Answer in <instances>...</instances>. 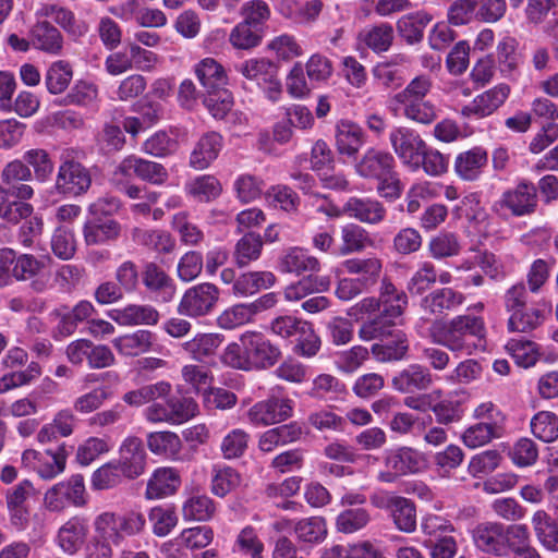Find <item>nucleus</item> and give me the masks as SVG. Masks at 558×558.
<instances>
[{
  "label": "nucleus",
  "instance_id": "nucleus-1",
  "mask_svg": "<svg viewBox=\"0 0 558 558\" xmlns=\"http://www.w3.org/2000/svg\"><path fill=\"white\" fill-rule=\"evenodd\" d=\"M434 344L442 345L453 353L472 354L476 341L485 337V323L474 315H458L449 320L436 319L428 328Z\"/></svg>",
  "mask_w": 558,
  "mask_h": 558
},
{
  "label": "nucleus",
  "instance_id": "nucleus-2",
  "mask_svg": "<svg viewBox=\"0 0 558 558\" xmlns=\"http://www.w3.org/2000/svg\"><path fill=\"white\" fill-rule=\"evenodd\" d=\"M45 260L33 254H16L13 248L0 250V287L7 286L13 278L28 281L36 293H44L50 287V276L45 274Z\"/></svg>",
  "mask_w": 558,
  "mask_h": 558
},
{
  "label": "nucleus",
  "instance_id": "nucleus-3",
  "mask_svg": "<svg viewBox=\"0 0 558 558\" xmlns=\"http://www.w3.org/2000/svg\"><path fill=\"white\" fill-rule=\"evenodd\" d=\"M83 153L75 148L62 150L61 163L56 177L54 189L65 196H80L85 194L92 185L89 170L80 162Z\"/></svg>",
  "mask_w": 558,
  "mask_h": 558
},
{
  "label": "nucleus",
  "instance_id": "nucleus-4",
  "mask_svg": "<svg viewBox=\"0 0 558 558\" xmlns=\"http://www.w3.org/2000/svg\"><path fill=\"white\" fill-rule=\"evenodd\" d=\"M97 534L110 538L116 545L120 544L124 536H133L144 531L145 515L138 510H129L123 514L102 512L94 522Z\"/></svg>",
  "mask_w": 558,
  "mask_h": 558
},
{
  "label": "nucleus",
  "instance_id": "nucleus-5",
  "mask_svg": "<svg viewBox=\"0 0 558 558\" xmlns=\"http://www.w3.org/2000/svg\"><path fill=\"white\" fill-rule=\"evenodd\" d=\"M538 204L537 187L529 181H521L514 187L502 193L493 205L497 213L508 210L514 217L530 216Z\"/></svg>",
  "mask_w": 558,
  "mask_h": 558
},
{
  "label": "nucleus",
  "instance_id": "nucleus-6",
  "mask_svg": "<svg viewBox=\"0 0 558 558\" xmlns=\"http://www.w3.org/2000/svg\"><path fill=\"white\" fill-rule=\"evenodd\" d=\"M219 295V289L214 283H198L184 292L178 305V312L191 318L206 316L215 308Z\"/></svg>",
  "mask_w": 558,
  "mask_h": 558
},
{
  "label": "nucleus",
  "instance_id": "nucleus-7",
  "mask_svg": "<svg viewBox=\"0 0 558 558\" xmlns=\"http://www.w3.org/2000/svg\"><path fill=\"white\" fill-rule=\"evenodd\" d=\"M34 194L28 184H20L15 189L0 185V218L9 223L17 225L33 213V206L23 202Z\"/></svg>",
  "mask_w": 558,
  "mask_h": 558
},
{
  "label": "nucleus",
  "instance_id": "nucleus-8",
  "mask_svg": "<svg viewBox=\"0 0 558 558\" xmlns=\"http://www.w3.org/2000/svg\"><path fill=\"white\" fill-rule=\"evenodd\" d=\"M66 501L76 507L86 504L84 477L81 474H75L66 482L56 484L46 492L44 497L45 506L50 511L63 510Z\"/></svg>",
  "mask_w": 558,
  "mask_h": 558
},
{
  "label": "nucleus",
  "instance_id": "nucleus-9",
  "mask_svg": "<svg viewBox=\"0 0 558 558\" xmlns=\"http://www.w3.org/2000/svg\"><path fill=\"white\" fill-rule=\"evenodd\" d=\"M240 341L243 344V350L248 353L251 369L270 368L281 356L279 348L259 332H245L241 336Z\"/></svg>",
  "mask_w": 558,
  "mask_h": 558
},
{
  "label": "nucleus",
  "instance_id": "nucleus-10",
  "mask_svg": "<svg viewBox=\"0 0 558 558\" xmlns=\"http://www.w3.org/2000/svg\"><path fill=\"white\" fill-rule=\"evenodd\" d=\"M292 412L291 400L272 397L256 402L247 411V417L253 425L267 426L288 420L292 416Z\"/></svg>",
  "mask_w": 558,
  "mask_h": 558
},
{
  "label": "nucleus",
  "instance_id": "nucleus-11",
  "mask_svg": "<svg viewBox=\"0 0 558 558\" xmlns=\"http://www.w3.org/2000/svg\"><path fill=\"white\" fill-rule=\"evenodd\" d=\"M117 172L126 178L136 177L151 184H162L169 177L167 169L161 163L135 155L125 157L119 163Z\"/></svg>",
  "mask_w": 558,
  "mask_h": 558
},
{
  "label": "nucleus",
  "instance_id": "nucleus-12",
  "mask_svg": "<svg viewBox=\"0 0 558 558\" xmlns=\"http://www.w3.org/2000/svg\"><path fill=\"white\" fill-rule=\"evenodd\" d=\"M116 463L125 478L134 480L142 475L146 466V451L143 441L134 436L125 438L119 450Z\"/></svg>",
  "mask_w": 558,
  "mask_h": 558
},
{
  "label": "nucleus",
  "instance_id": "nucleus-13",
  "mask_svg": "<svg viewBox=\"0 0 558 558\" xmlns=\"http://www.w3.org/2000/svg\"><path fill=\"white\" fill-rule=\"evenodd\" d=\"M390 143L402 162L410 168L417 166L420 151L424 149L425 142L421 136L408 128H398L390 133Z\"/></svg>",
  "mask_w": 558,
  "mask_h": 558
},
{
  "label": "nucleus",
  "instance_id": "nucleus-14",
  "mask_svg": "<svg viewBox=\"0 0 558 558\" xmlns=\"http://www.w3.org/2000/svg\"><path fill=\"white\" fill-rule=\"evenodd\" d=\"M35 494L33 483L23 480L5 493V504L11 523L16 527H23L28 520L26 502Z\"/></svg>",
  "mask_w": 558,
  "mask_h": 558
},
{
  "label": "nucleus",
  "instance_id": "nucleus-15",
  "mask_svg": "<svg viewBox=\"0 0 558 558\" xmlns=\"http://www.w3.org/2000/svg\"><path fill=\"white\" fill-rule=\"evenodd\" d=\"M505 527L498 522L480 523L472 533L475 546L484 553L506 557Z\"/></svg>",
  "mask_w": 558,
  "mask_h": 558
},
{
  "label": "nucleus",
  "instance_id": "nucleus-16",
  "mask_svg": "<svg viewBox=\"0 0 558 558\" xmlns=\"http://www.w3.org/2000/svg\"><path fill=\"white\" fill-rule=\"evenodd\" d=\"M88 521L84 517L70 518L58 531L57 541L60 548L69 555L77 553L88 535Z\"/></svg>",
  "mask_w": 558,
  "mask_h": 558
},
{
  "label": "nucleus",
  "instance_id": "nucleus-17",
  "mask_svg": "<svg viewBox=\"0 0 558 558\" xmlns=\"http://www.w3.org/2000/svg\"><path fill=\"white\" fill-rule=\"evenodd\" d=\"M510 88L506 84H500L482 95H478L474 100L461 109L464 117L476 116L480 118L487 117L497 110L509 96Z\"/></svg>",
  "mask_w": 558,
  "mask_h": 558
},
{
  "label": "nucleus",
  "instance_id": "nucleus-18",
  "mask_svg": "<svg viewBox=\"0 0 558 558\" xmlns=\"http://www.w3.org/2000/svg\"><path fill=\"white\" fill-rule=\"evenodd\" d=\"M142 281L145 288L160 298L163 302H170L175 293V286L171 277L156 263L148 262L142 271Z\"/></svg>",
  "mask_w": 558,
  "mask_h": 558
},
{
  "label": "nucleus",
  "instance_id": "nucleus-19",
  "mask_svg": "<svg viewBox=\"0 0 558 558\" xmlns=\"http://www.w3.org/2000/svg\"><path fill=\"white\" fill-rule=\"evenodd\" d=\"M464 295L451 288H440L429 292L421 300V308L424 313L440 316L460 306Z\"/></svg>",
  "mask_w": 558,
  "mask_h": 558
},
{
  "label": "nucleus",
  "instance_id": "nucleus-20",
  "mask_svg": "<svg viewBox=\"0 0 558 558\" xmlns=\"http://www.w3.org/2000/svg\"><path fill=\"white\" fill-rule=\"evenodd\" d=\"M278 269L284 274L317 272L320 269V263L308 252L301 247H290L282 252L278 260Z\"/></svg>",
  "mask_w": 558,
  "mask_h": 558
},
{
  "label": "nucleus",
  "instance_id": "nucleus-21",
  "mask_svg": "<svg viewBox=\"0 0 558 558\" xmlns=\"http://www.w3.org/2000/svg\"><path fill=\"white\" fill-rule=\"evenodd\" d=\"M157 336L150 330L138 329L113 339L112 344L125 356H138L155 349Z\"/></svg>",
  "mask_w": 558,
  "mask_h": 558
},
{
  "label": "nucleus",
  "instance_id": "nucleus-22",
  "mask_svg": "<svg viewBox=\"0 0 558 558\" xmlns=\"http://www.w3.org/2000/svg\"><path fill=\"white\" fill-rule=\"evenodd\" d=\"M223 337L215 332H198L190 340L180 344V348L193 361L205 362L216 355L221 345Z\"/></svg>",
  "mask_w": 558,
  "mask_h": 558
},
{
  "label": "nucleus",
  "instance_id": "nucleus-23",
  "mask_svg": "<svg viewBox=\"0 0 558 558\" xmlns=\"http://www.w3.org/2000/svg\"><path fill=\"white\" fill-rule=\"evenodd\" d=\"M222 148V136L214 131L201 136L195 144L191 156L190 166L196 170L206 169L219 155Z\"/></svg>",
  "mask_w": 558,
  "mask_h": 558
},
{
  "label": "nucleus",
  "instance_id": "nucleus-24",
  "mask_svg": "<svg viewBox=\"0 0 558 558\" xmlns=\"http://www.w3.org/2000/svg\"><path fill=\"white\" fill-rule=\"evenodd\" d=\"M433 384L434 378L429 368L420 364L410 365L392 378L393 388L407 393L427 390Z\"/></svg>",
  "mask_w": 558,
  "mask_h": 558
},
{
  "label": "nucleus",
  "instance_id": "nucleus-25",
  "mask_svg": "<svg viewBox=\"0 0 558 558\" xmlns=\"http://www.w3.org/2000/svg\"><path fill=\"white\" fill-rule=\"evenodd\" d=\"M121 226L113 219L93 217L83 227V236L87 245H101L120 236Z\"/></svg>",
  "mask_w": 558,
  "mask_h": 558
},
{
  "label": "nucleus",
  "instance_id": "nucleus-26",
  "mask_svg": "<svg viewBox=\"0 0 558 558\" xmlns=\"http://www.w3.org/2000/svg\"><path fill=\"white\" fill-rule=\"evenodd\" d=\"M303 435L301 425L296 422L280 425L264 432L258 439V448L263 452H271L279 446L298 441Z\"/></svg>",
  "mask_w": 558,
  "mask_h": 558
},
{
  "label": "nucleus",
  "instance_id": "nucleus-27",
  "mask_svg": "<svg viewBox=\"0 0 558 558\" xmlns=\"http://www.w3.org/2000/svg\"><path fill=\"white\" fill-rule=\"evenodd\" d=\"M31 43L36 49L51 54H60L63 48L61 33L47 21L38 22L32 27Z\"/></svg>",
  "mask_w": 558,
  "mask_h": 558
},
{
  "label": "nucleus",
  "instance_id": "nucleus-28",
  "mask_svg": "<svg viewBox=\"0 0 558 558\" xmlns=\"http://www.w3.org/2000/svg\"><path fill=\"white\" fill-rule=\"evenodd\" d=\"M113 319L122 326L148 325L155 326L159 322L160 314L151 305L130 304L114 311Z\"/></svg>",
  "mask_w": 558,
  "mask_h": 558
},
{
  "label": "nucleus",
  "instance_id": "nucleus-29",
  "mask_svg": "<svg viewBox=\"0 0 558 558\" xmlns=\"http://www.w3.org/2000/svg\"><path fill=\"white\" fill-rule=\"evenodd\" d=\"M386 466L390 469L389 472H386V481H392L399 475L417 472L421 468V460L416 451L404 447L389 454Z\"/></svg>",
  "mask_w": 558,
  "mask_h": 558
},
{
  "label": "nucleus",
  "instance_id": "nucleus-30",
  "mask_svg": "<svg viewBox=\"0 0 558 558\" xmlns=\"http://www.w3.org/2000/svg\"><path fill=\"white\" fill-rule=\"evenodd\" d=\"M180 486V476L171 468L156 470L147 483L146 498L158 499L172 495Z\"/></svg>",
  "mask_w": 558,
  "mask_h": 558
},
{
  "label": "nucleus",
  "instance_id": "nucleus-31",
  "mask_svg": "<svg viewBox=\"0 0 558 558\" xmlns=\"http://www.w3.org/2000/svg\"><path fill=\"white\" fill-rule=\"evenodd\" d=\"M486 163V151L482 148L475 147L457 156L454 170L462 180L474 181L481 175Z\"/></svg>",
  "mask_w": 558,
  "mask_h": 558
},
{
  "label": "nucleus",
  "instance_id": "nucleus-32",
  "mask_svg": "<svg viewBox=\"0 0 558 558\" xmlns=\"http://www.w3.org/2000/svg\"><path fill=\"white\" fill-rule=\"evenodd\" d=\"M263 238L255 232H246L235 243L233 251L234 264L244 268L251 263L256 262L262 256L263 252Z\"/></svg>",
  "mask_w": 558,
  "mask_h": 558
},
{
  "label": "nucleus",
  "instance_id": "nucleus-33",
  "mask_svg": "<svg viewBox=\"0 0 558 558\" xmlns=\"http://www.w3.org/2000/svg\"><path fill=\"white\" fill-rule=\"evenodd\" d=\"M235 70L257 87L278 75L277 65L265 58L248 59L235 65Z\"/></svg>",
  "mask_w": 558,
  "mask_h": 558
},
{
  "label": "nucleus",
  "instance_id": "nucleus-34",
  "mask_svg": "<svg viewBox=\"0 0 558 558\" xmlns=\"http://www.w3.org/2000/svg\"><path fill=\"white\" fill-rule=\"evenodd\" d=\"M532 525L539 543L549 550L558 551V525L545 510L533 513Z\"/></svg>",
  "mask_w": 558,
  "mask_h": 558
},
{
  "label": "nucleus",
  "instance_id": "nucleus-35",
  "mask_svg": "<svg viewBox=\"0 0 558 558\" xmlns=\"http://www.w3.org/2000/svg\"><path fill=\"white\" fill-rule=\"evenodd\" d=\"M362 143V130L357 124L347 120L337 124L336 145L340 154L355 156Z\"/></svg>",
  "mask_w": 558,
  "mask_h": 558
},
{
  "label": "nucleus",
  "instance_id": "nucleus-36",
  "mask_svg": "<svg viewBox=\"0 0 558 558\" xmlns=\"http://www.w3.org/2000/svg\"><path fill=\"white\" fill-rule=\"evenodd\" d=\"M276 277L270 271H250L236 278L233 284V292L240 296H247L257 293L262 289L270 288Z\"/></svg>",
  "mask_w": 558,
  "mask_h": 558
},
{
  "label": "nucleus",
  "instance_id": "nucleus-37",
  "mask_svg": "<svg viewBox=\"0 0 558 558\" xmlns=\"http://www.w3.org/2000/svg\"><path fill=\"white\" fill-rule=\"evenodd\" d=\"M43 13L52 17L58 25L74 38L84 36L88 31L85 22L76 20L74 13L63 7L48 4L43 8Z\"/></svg>",
  "mask_w": 558,
  "mask_h": 558
},
{
  "label": "nucleus",
  "instance_id": "nucleus-38",
  "mask_svg": "<svg viewBox=\"0 0 558 558\" xmlns=\"http://www.w3.org/2000/svg\"><path fill=\"white\" fill-rule=\"evenodd\" d=\"M390 108L396 114L402 111L408 119L423 124L432 123L437 117L434 105L424 99L393 102Z\"/></svg>",
  "mask_w": 558,
  "mask_h": 558
},
{
  "label": "nucleus",
  "instance_id": "nucleus-39",
  "mask_svg": "<svg viewBox=\"0 0 558 558\" xmlns=\"http://www.w3.org/2000/svg\"><path fill=\"white\" fill-rule=\"evenodd\" d=\"M296 539L304 544H319L327 537L326 521L322 517H310L296 521L293 525Z\"/></svg>",
  "mask_w": 558,
  "mask_h": 558
},
{
  "label": "nucleus",
  "instance_id": "nucleus-40",
  "mask_svg": "<svg viewBox=\"0 0 558 558\" xmlns=\"http://www.w3.org/2000/svg\"><path fill=\"white\" fill-rule=\"evenodd\" d=\"M432 15L420 11L402 16L397 23L399 35L409 44L421 41L425 27L430 23Z\"/></svg>",
  "mask_w": 558,
  "mask_h": 558
},
{
  "label": "nucleus",
  "instance_id": "nucleus-41",
  "mask_svg": "<svg viewBox=\"0 0 558 558\" xmlns=\"http://www.w3.org/2000/svg\"><path fill=\"white\" fill-rule=\"evenodd\" d=\"M330 280L325 276L308 275L296 283L286 288L284 296L288 301H301L311 293H319L328 290Z\"/></svg>",
  "mask_w": 558,
  "mask_h": 558
},
{
  "label": "nucleus",
  "instance_id": "nucleus-42",
  "mask_svg": "<svg viewBox=\"0 0 558 558\" xmlns=\"http://www.w3.org/2000/svg\"><path fill=\"white\" fill-rule=\"evenodd\" d=\"M171 391V386L167 381H158L143 386L138 389L128 391L122 400L131 407H141L148 402H156L157 399L167 397Z\"/></svg>",
  "mask_w": 558,
  "mask_h": 558
},
{
  "label": "nucleus",
  "instance_id": "nucleus-43",
  "mask_svg": "<svg viewBox=\"0 0 558 558\" xmlns=\"http://www.w3.org/2000/svg\"><path fill=\"white\" fill-rule=\"evenodd\" d=\"M343 213L362 222L374 223L383 218V208L378 202L352 197L343 206Z\"/></svg>",
  "mask_w": 558,
  "mask_h": 558
},
{
  "label": "nucleus",
  "instance_id": "nucleus-44",
  "mask_svg": "<svg viewBox=\"0 0 558 558\" xmlns=\"http://www.w3.org/2000/svg\"><path fill=\"white\" fill-rule=\"evenodd\" d=\"M195 73L207 92L219 89L227 83L223 68L211 58L201 61L196 65Z\"/></svg>",
  "mask_w": 558,
  "mask_h": 558
},
{
  "label": "nucleus",
  "instance_id": "nucleus-45",
  "mask_svg": "<svg viewBox=\"0 0 558 558\" xmlns=\"http://www.w3.org/2000/svg\"><path fill=\"white\" fill-rule=\"evenodd\" d=\"M73 77V69L68 61L53 62L45 74V84L50 94L59 95L70 85Z\"/></svg>",
  "mask_w": 558,
  "mask_h": 558
},
{
  "label": "nucleus",
  "instance_id": "nucleus-46",
  "mask_svg": "<svg viewBox=\"0 0 558 558\" xmlns=\"http://www.w3.org/2000/svg\"><path fill=\"white\" fill-rule=\"evenodd\" d=\"M500 436V426L496 421L476 423L462 435L464 445L469 448H477L488 444L493 438Z\"/></svg>",
  "mask_w": 558,
  "mask_h": 558
},
{
  "label": "nucleus",
  "instance_id": "nucleus-47",
  "mask_svg": "<svg viewBox=\"0 0 558 558\" xmlns=\"http://www.w3.org/2000/svg\"><path fill=\"white\" fill-rule=\"evenodd\" d=\"M135 240L157 253L169 254L175 248V240L162 230H140L134 233Z\"/></svg>",
  "mask_w": 558,
  "mask_h": 558
},
{
  "label": "nucleus",
  "instance_id": "nucleus-48",
  "mask_svg": "<svg viewBox=\"0 0 558 558\" xmlns=\"http://www.w3.org/2000/svg\"><path fill=\"white\" fill-rule=\"evenodd\" d=\"M449 159L439 150L429 147L426 143L424 149L420 151L417 166H412L413 170L422 168L430 177H439L447 172Z\"/></svg>",
  "mask_w": 558,
  "mask_h": 558
},
{
  "label": "nucleus",
  "instance_id": "nucleus-49",
  "mask_svg": "<svg viewBox=\"0 0 558 558\" xmlns=\"http://www.w3.org/2000/svg\"><path fill=\"white\" fill-rule=\"evenodd\" d=\"M391 515L396 526L410 533L416 526V513L413 502L403 497H395L390 500Z\"/></svg>",
  "mask_w": 558,
  "mask_h": 558
},
{
  "label": "nucleus",
  "instance_id": "nucleus-50",
  "mask_svg": "<svg viewBox=\"0 0 558 558\" xmlns=\"http://www.w3.org/2000/svg\"><path fill=\"white\" fill-rule=\"evenodd\" d=\"M407 305L408 296L404 291H399L392 283L386 282V327L403 323L402 314Z\"/></svg>",
  "mask_w": 558,
  "mask_h": 558
},
{
  "label": "nucleus",
  "instance_id": "nucleus-51",
  "mask_svg": "<svg viewBox=\"0 0 558 558\" xmlns=\"http://www.w3.org/2000/svg\"><path fill=\"white\" fill-rule=\"evenodd\" d=\"M359 337L363 341H377L375 342L371 351L378 361H384V316L383 314L376 315L364 322L359 330Z\"/></svg>",
  "mask_w": 558,
  "mask_h": 558
},
{
  "label": "nucleus",
  "instance_id": "nucleus-52",
  "mask_svg": "<svg viewBox=\"0 0 558 558\" xmlns=\"http://www.w3.org/2000/svg\"><path fill=\"white\" fill-rule=\"evenodd\" d=\"M216 511L214 501L205 495L190 497L182 507L184 520L207 521L213 518Z\"/></svg>",
  "mask_w": 558,
  "mask_h": 558
},
{
  "label": "nucleus",
  "instance_id": "nucleus-53",
  "mask_svg": "<svg viewBox=\"0 0 558 558\" xmlns=\"http://www.w3.org/2000/svg\"><path fill=\"white\" fill-rule=\"evenodd\" d=\"M532 434L542 441L550 442L558 437V416L549 411L536 413L530 423Z\"/></svg>",
  "mask_w": 558,
  "mask_h": 558
},
{
  "label": "nucleus",
  "instance_id": "nucleus-54",
  "mask_svg": "<svg viewBox=\"0 0 558 558\" xmlns=\"http://www.w3.org/2000/svg\"><path fill=\"white\" fill-rule=\"evenodd\" d=\"M147 446L154 453L173 458L180 453L182 442L175 433L156 432L148 435Z\"/></svg>",
  "mask_w": 558,
  "mask_h": 558
},
{
  "label": "nucleus",
  "instance_id": "nucleus-55",
  "mask_svg": "<svg viewBox=\"0 0 558 558\" xmlns=\"http://www.w3.org/2000/svg\"><path fill=\"white\" fill-rule=\"evenodd\" d=\"M187 193L199 202H209L222 191L220 182L213 175H201L186 184Z\"/></svg>",
  "mask_w": 558,
  "mask_h": 558
},
{
  "label": "nucleus",
  "instance_id": "nucleus-56",
  "mask_svg": "<svg viewBox=\"0 0 558 558\" xmlns=\"http://www.w3.org/2000/svg\"><path fill=\"white\" fill-rule=\"evenodd\" d=\"M41 375V366L37 362H31L26 369L4 374L0 378V393L29 385Z\"/></svg>",
  "mask_w": 558,
  "mask_h": 558
},
{
  "label": "nucleus",
  "instance_id": "nucleus-57",
  "mask_svg": "<svg viewBox=\"0 0 558 558\" xmlns=\"http://www.w3.org/2000/svg\"><path fill=\"white\" fill-rule=\"evenodd\" d=\"M241 483L240 474L230 466L214 468L211 475V493L217 497H225L234 490Z\"/></svg>",
  "mask_w": 558,
  "mask_h": 558
},
{
  "label": "nucleus",
  "instance_id": "nucleus-58",
  "mask_svg": "<svg viewBox=\"0 0 558 558\" xmlns=\"http://www.w3.org/2000/svg\"><path fill=\"white\" fill-rule=\"evenodd\" d=\"M544 315L537 308H521L510 315L508 328L510 331L529 332L543 324Z\"/></svg>",
  "mask_w": 558,
  "mask_h": 558
},
{
  "label": "nucleus",
  "instance_id": "nucleus-59",
  "mask_svg": "<svg viewBox=\"0 0 558 558\" xmlns=\"http://www.w3.org/2000/svg\"><path fill=\"white\" fill-rule=\"evenodd\" d=\"M341 240L342 245L339 246L337 254L344 256L361 252L367 242V234L362 227L349 223L341 229Z\"/></svg>",
  "mask_w": 558,
  "mask_h": 558
},
{
  "label": "nucleus",
  "instance_id": "nucleus-60",
  "mask_svg": "<svg viewBox=\"0 0 558 558\" xmlns=\"http://www.w3.org/2000/svg\"><path fill=\"white\" fill-rule=\"evenodd\" d=\"M124 474L116 463V461L108 462L98 468L92 475V487L96 490H104L113 488L122 483Z\"/></svg>",
  "mask_w": 558,
  "mask_h": 558
},
{
  "label": "nucleus",
  "instance_id": "nucleus-61",
  "mask_svg": "<svg viewBox=\"0 0 558 558\" xmlns=\"http://www.w3.org/2000/svg\"><path fill=\"white\" fill-rule=\"evenodd\" d=\"M357 172L363 177L378 179L377 190L384 189V153L381 150L371 148L366 151L363 159L356 166Z\"/></svg>",
  "mask_w": 558,
  "mask_h": 558
},
{
  "label": "nucleus",
  "instance_id": "nucleus-62",
  "mask_svg": "<svg viewBox=\"0 0 558 558\" xmlns=\"http://www.w3.org/2000/svg\"><path fill=\"white\" fill-rule=\"evenodd\" d=\"M66 451L64 447H59L57 451L47 450L43 456L41 462L35 466L38 475L45 480H50L63 472L65 468Z\"/></svg>",
  "mask_w": 558,
  "mask_h": 558
},
{
  "label": "nucleus",
  "instance_id": "nucleus-63",
  "mask_svg": "<svg viewBox=\"0 0 558 558\" xmlns=\"http://www.w3.org/2000/svg\"><path fill=\"white\" fill-rule=\"evenodd\" d=\"M153 525V532L159 537L168 535L178 524V515L171 507H154L148 514Z\"/></svg>",
  "mask_w": 558,
  "mask_h": 558
},
{
  "label": "nucleus",
  "instance_id": "nucleus-64",
  "mask_svg": "<svg viewBox=\"0 0 558 558\" xmlns=\"http://www.w3.org/2000/svg\"><path fill=\"white\" fill-rule=\"evenodd\" d=\"M172 228L179 233L181 241L186 245H197L204 239L203 231L190 221L185 211H180L172 217Z\"/></svg>",
  "mask_w": 558,
  "mask_h": 558
}]
</instances>
